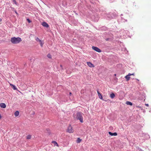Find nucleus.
Returning <instances> with one entry per match:
<instances>
[{
    "instance_id": "f257e3e1",
    "label": "nucleus",
    "mask_w": 151,
    "mask_h": 151,
    "mask_svg": "<svg viewBox=\"0 0 151 151\" xmlns=\"http://www.w3.org/2000/svg\"><path fill=\"white\" fill-rule=\"evenodd\" d=\"M22 41V39L19 37H14L11 38V41L12 43L14 44H18Z\"/></svg>"
},
{
    "instance_id": "f03ea898",
    "label": "nucleus",
    "mask_w": 151,
    "mask_h": 151,
    "mask_svg": "<svg viewBox=\"0 0 151 151\" xmlns=\"http://www.w3.org/2000/svg\"><path fill=\"white\" fill-rule=\"evenodd\" d=\"M76 119L80 120V122L83 123V117L82 115V113L78 112L77 114Z\"/></svg>"
},
{
    "instance_id": "7ed1b4c3",
    "label": "nucleus",
    "mask_w": 151,
    "mask_h": 151,
    "mask_svg": "<svg viewBox=\"0 0 151 151\" xmlns=\"http://www.w3.org/2000/svg\"><path fill=\"white\" fill-rule=\"evenodd\" d=\"M74 130L73 128L70 125L68 127L67 132L69 133H73L74 132Z\"/></svg>"
},
{
    "instance_id": "20e7f679",
    "label": "nucleus",
    "mask_w": 151,
    "mask_h": 151,
    "mask_svg": "<svg viewBox=\"0 0 151 151\" xmlns=\"http://www.w3.org/2000/svg\"><path fill=\"white\" fill-rule=\"evenodd\" d=\"M92 49L97 52H101V50L98 48V47H95V46H92Z\"/></svg>"
},
{
    "instance_id": "39448f33",
    "label": "nucleus",
    "mask_w": 151,
    "mask_h": 151,
    "mask_svg": "<svg viewBox=\"0 0 151 151\" xmlns=\"http://www.w3.org/2000/svg\"><path fill=\"white\" fill-rule=\"evenodd\" d=\"M97 92L99 98L101 99L102 100H104L101 94L99 92V91L98 90L97 91Z\"/></svg>"
},
{
    "instance_id": "423d86ee",
    "label": "nucleus",
    "mask_w": 151,
    "mask_h": 151,
    "mask_svg": "<svg viewBox=\"0 0 151 151\" xmlns=\"http://www.w3.org/2000/svg\"><path fill=\"white\" fill-rule=\"evenodd\" d=\"M87 65L88 66L91 68L94 67V65L92 64L91 62H87Z\"/></svg>"
},
{
    "instance_id": "0eeeda50",
    "label": "nucleus",
    "mask_w": 151,
    "mask_h": 151,
    "mask_svg": "<svg viewBox=\"0 0 151 151\" xmlns=\"http://www.w3.org/2000/svg\"><path fill=\"white\" fill-rule=\"evenodd\" d=\"M42 25L46 27H49V25L48 24L45 22H43L42 24Z\"/></svg>"
},
{
    "instance_id": "6e6552de",
    "label": "nucleus",
    "mask_w": 151,
    "mask_h": 151,
    "mask_svg": "<svg viewBox=\"0 0 151 151\" xmlns=\"http://www.w3.org/2000/svg\"><path fill=\"white\" fill-rule=\"evenodd\" d=\"M0 106L3 108H5L6 107V105L4 103H1L0 104Z\"/></svg>"
},
{
    "instance_id": "1a4fd4ad",
    "label": "nucleus",
    "mask_w": 151,
    "mask_h": 151,
    "mask_svg": "<svg viewBox=\"0 0 151 151\" xmlns=\"http://www.w3.org/2000/svg\"><path fill=\"white\" fill-rule=\"evenodd\" d=\"M109 134L111 136H116L117 135V133L116 132L112 133L111 132H109Z\"/></svg>"
},
{
    "instance_id": "9d476101",
    "label": "nucleus",
    "mask_w": 151,
    "mask_h": 151,
    "mask_svg": "<svg viewBox=\"0 0 151 151\" xmlns=\"http://www.w3.org/2000/svg\"><path fill=\"white\" fill-rule=\"evenodd\" d=\"M52 143L54 144V146H56L57 147H58V145L57 143L55 141H53L52 142Z\"/></svg>"
},
{
    "instance_id": "9b49d317",
    "label": "nucleus",
    "mask_w": 151,
    "mask_h": 151,
    "mask_svg": "<svg viewBox=\"0 0 151 151\" xmlns=\"http://www.w3.org/2000/svg\"><path fill=\"white\" fill-rule=\"evenodd\" d=\"M130 77L129 76V75H128V74L127 75V76H126L125 77V78L126 79V80L127 81H129V80L130 79Z\"/></svg>"
},
{
    "instance_id": "f8f14e48",
    "label": "nucleus",
    "mask_w": 151,
    "mask_h": 151,
    "mask_svg": "<svg viewBox=\"0 0 151 151\" xmlns=\"http://www.w3.org/2000/svg\"><path fill=\"white\" fill-rule=\"evenodd\" d=\"M14 115L15 116H17L19 114V112L18 111H15L14 114Z\"/></svg>"
},
{
    "instance_id": "ddd939ff",
    "label": "nucleus",
    "mask_w": 151,
    "mask_h": 151,
    "mask_svg": "<svg viewBox=\"0 0 151 151\" xmlns=\"http://www.w3.org/2000/svg\"><path fill=\"white\" fill-rule=\"evenodd\" d=\"M10 85L12 86V88L14 90H17V88L15 87V86L11 84H10Z\"/></svg>"
},
{
    "instance_id": "4468645a",
    "label": "nucleus",
    "mask_w": 151,
    "mask_h": 151,
    "mask_svg": "<svg viewBox=\"0 0 151 151\" xmlns=\"http://www.w3.org/2000/svg\"><path fill=\"white\" fill-rule=\"evenodd\" d=\"M126 104L127 105H130V106H132V104L131 102L127 101L126 102Z\"/></svg>"
},
{
    "instance_id": "2eb2a0df",
    "label": "nucleus",
    "mask_w": 151,
    "mask_h": 151,
    "mask_svg": "<svg viewBox=\"0 0 151 151\" xmlns=\"http://www.w3.org/2000/svg\"><path fill=\"white\" fill-rule=\"evenodd\" d=\"M115 94L114 93H112L110 95V97L112 99L114 98L115 97Z\"/></svg>"
},
{
    "instance_id": "dca6fc26",
    "label": "nucleus",
    "mask_w": 151,
    "mask_h": 151,
    "mask_svg": "<svg viewBox=\"0 0 151 151\" xmlns=\"http://www.w3.org/2000/svg\"><path fill=\"white\" fill-rule=\"evenodd\" d=\"M81 141V139L79 138H78L77 140V143H80Z\"/></svg>"
},
{
    "instance_id": "f3484780",
    "label": "nucleus",
    "mask_w": 151,
    "mask_h": 151,
    "mask_svg": "<svg viewBox=\"0 0 151 151\" xmlns=\"http://www.w3.org/2000/svg\"><path fill=\"white\" fill-rule=\"evenodd\" d=\"M31 135H28L26 137L27 139H30L31 138Z\"/></svg>"
},
{
    "instance_id": "a211bd4d",
    "label": "nucleus",
    "mask_w": 151,
    "mask_h": 151,
    "mask_svg": "<svg viewBox=\"0 0 151 151\" xmlns=\"http://www.w3.org/2000/svg\"><path fill=\"white\" fill-rule=\"evenodd\" d=\"M47 57L48 58H52V56L50 54H48L47 55Z\"/></svg>"
},
{
    "instance_id": "6ab92c4d",
    "label": "nucleus",
    "mask_w": 151,
    "mask_h": 151,
    "mask_svg": "<svg viewBox=\"0 0 151 151\" xmlns=\"http://www.w3.org/2000/svg\"><path fill=\"white\" fill-rule=\"evenodd\" d=\"M36 40L38 42H41V41L40 40L38 37H37L36 38Z\"/></svg>"
},
{
    "instance_id": "aec40b11",
    "label": "nucleus",
    "mask_w": 151,
    "mask_h": 151,
    "mask_svg": "<svg viewBox=\"0 0 151 151\" xmlns=\"http://www.w3.org/2000/svg\"><path fill=\"white\" fill-rule=\"evenodd\" d=\"M40 46L41 47H42L43 45V42L41 41V42H40Z\"/></svg>"
},
{
    "instance_id": "412c9836",
    "label": "nucleus",
    "mask_w": 151,
    "mask_h": 151,
    "mask_svg": "<svg viewBox=\"0 0 151 151\" xmlns=\"http://www.w3.org/2000/svg\"><path fill=\"white\" fill-rule=\"evenodd\" d=\"M128 75H129V76H132H132H134L135 75H134V73H133L132 74H131L130 73H129L128 74Z\"/></svg>"
},
{
    "instance_id": "4be33fe9",
    "label": "nucleus",
    "mask_w": 151,
    "mask_h": 151,
    "mask_svg": "<svg viewBox=\"0 0 151 151\" xmlns=\"http://www.w3.org/2000/svg\"><path fill=\"white\" fill-rule=\"evenodd\" d=\"M13 2L14 3L16 4H17V2L16 1V0H12Z\"/></svg>"
},
{
    "instance_id": "5701e85b",
    "label": "nucleus",
    "mask_w": 151,
    "mask_h": 151,
    "mask_svg": "<svg viewBox=\"0 0 151 151\" xmlns=\"http://www.w3.org/2000/svg\"><path fill=\"white\" fill-rule=\"evenodd\" d=\"M27 21L29 23H30L31 22L30 20L29 19H27Z\"/></svg>"
},
{
    "instance_id": "b1692460",
    "label": "nucleus",
    "mask_w": 151,
    "mask_h": 151,
    "mask_svg": "<svg viewBox=\"0 0 151 151\" xmlns=\"http://www.w3.org/2000/svg\"><path fill=\"white\" fill-rule=\"evenodd\" d=\"M145 105L147 106H149V105L148 104H145Z\"/></svg>"
},
{
    "instance_id": "393cba45",
    "label": "nucleus",
    "mask_w": 151,
    "mask_h": 151,
    "mask_svg": "<svg viewBox=\"0 0 151 151\" xmlns=\"http://www.w3.org/2000/svg\"><path fill=\"white\" fill-rule=\"evenodd\" d=\"M70 95L71 96L72 95V93L71 92H70L69 93Z\"/></svg>"
},
{
    "instance_id": "a878e982",
    "label": "nucleus",
    "mask_w": 151,
    "mask_h": 151,
    "mask_svg": "<svg viewBox=\"0 0 151 151\" xmlns=\"http://www.w3.org/2000/svg\"><path fill=\"white\" fill-rule=\"evenodd\" d=\"M60 66L61 67H62V65H60Z\"/></svg>"
},
{
    "instance_id": "bb28decb",
    "label": "nucleus",
    "mask_w": 151,
    "mask_h": 151,
    "mask_svg": "<svg viewBox=\"0 0 151 151\" xmlns=\"http://www.w3.org/2000/svg\"><path fill=\"white\" fill-rule=\"evenodd\" d=\"M137 81H139V80L138 79H137Z\"/></svg>"
},
{
    "instance_id": "cd10ccee",
    "label": "nucleus",
    "mask_w": 151,
    "mask_h": 151,
    "mask_svg": "<svg viewBox=\"0 0 151 151\" xmlns=\"http://www.w3.org/2000/svg\"><path fill=\"white\" fill-rule=\"evenodd\" d=\"M115 76H116V74H115Z\"/></svg>"
}]
</instances>
